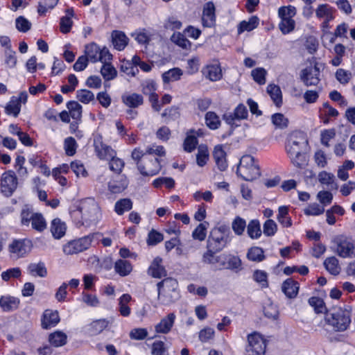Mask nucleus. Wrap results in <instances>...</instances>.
<instances>
[{"mask_svg": "<svg viewBox=\"0 0 355 355\" xmlns=\"http://www.w3.org/2000/svg\"><path fill=\"white\" fill-rule=\"evenodd\" d=\"M71 216L76 226L89 227L100 220L101 208L94 198H84L79 202L77 208L71 211Z\"/></svg>", "mask_w": 355, "mask_h": 355, "instance_id": "f257e3e1", "label": "nucleus"}, {"mask_svg": "<svg viewBox=\"0 0 355 355\" xmlns=\"http://www.w3.org/2000/svg\"><path fill=\"white\" fill-rule=\"evenodd\" d=\"M147 155L142 159V162L137 163V168L144 176L157 175L161 169L160 159L157 157L165 155L162 146L153 145L146 148Z\"/></svg>", "mask_w": 355, "mask_h": 355, "instance_id": "f03ea898", "label": "nucleus"}, {"mask_svg": "<svg viewBox=\"0 0 355 355\" xmlns=\"http://www.w3.org/2000/svg\"><path fill=\"white\" fill-rule=\"evenodd\" d=\"M307 144V140L302 132H293L288 138L286 150L291 162L297 167L302 168L306 160L302 150Z\"/></svg>", "mask_w": 355, "mask_h": 355, "instance_id": "7ed1b4c3", "label": "nucleus"}, {"mask_svg": "<svg viewBox=\"0 0 355 355\" xmlns=\"http://www.w3.org/2000/svg\"><path fill=\"white\" fill-rule=\"evenodd\" d=\"M230 231L225 226L212 229L207 239V252L203 254V261L205 263V256L207 254L217 257L216 254L224 249L230 242Z\"/></svg>", "mask_w": 355, "mask_h": 355, "instance_id": "20e7f679", "label": "nucleus"}, {"mask_svg": "<svg viewBox=\"0 0 355 355\" xmlns=\"http://www.w3.org/2000/svg\"><path fill=\"white\" fill-rule=\"evenodd\" d=\"M325 321L335 331H344L351 323V309L334 308L326 313Z\"/></svg>", "mask_w": 355, "mask_h": 355, "instance_id": "39448f33", "label": "nucleus"}, {"mask_svg": "<svg viewBox=\"0 0 355 355\" xmlns=\"http://www.w3.org/2000/svg\"><path fill=\"white\" fill-rule=\"evenodd\" d=\"M158 300L162 305L168 306L180 298L178 283L173 278H166L157 284Z\"/></svg>", "mask_w": 355, "mask_h": 355, "instance_id": "423d86ee", "label": "nucleus"}, {"mask_svg": "<svg viewBox=\"0 0 355 355\" xmlns=\"http://www.w3.org/2000/svg\"><path fill=\"white\" fill-rule=\"evenodd\" d=\"M236 173L245 181H252L257 179L261 175L258 161L252 155H243L240 159Z\"/></svg>", "mask_w": 355, "mask_h": 355, "instance_id": "0eeeda50", "label": "nucleus"}, {"mask_svg": "<svg viewBox=\"0 0 355 355\" xmlns=\"http://www.w3.org/2000/svg\"><path fill=\"white\" fill-rule=\"evenodd\" d=\"M332 250L343 259L355 258V243L351 236L340 234L334 236L331 241Z\"/></svg>", "mask_w": 355, "mask_h": 355, "instance_id": "6e6552de", "label": "nucleus"}, {"mask_svg": "<svg viewBox=\"0 0 355 355\" xmlns=\"http://www.w3.org/2000/svg\"><path fill=\"white\" fill-rule=\"evenodd\" d=\"M205 263L211 264L218 269L225 268L239 271L242 268L240 258L230 254H221L217 257L207 254L205 256Z\"/></svg>", "mask_w": 355, "mask_h": 355, "instance_id": "1a4fd4ad", "label": "nucleus"}, {"mask_svg": "<svg viewBox=\"0 0 355 355\" xmlns=\"http://www.w3.org/2000/svg\"><path fill=\"white\" fill-rule=\"evenodd\" d=\"M21 224L23 226L31 227L33 230L42 232L47 226L46 221L40 213L34 212L31 208L25 206L20 214Z\"/></svg>", "mask_w": 355, "mask_h": 355, "instance_id": "9d476101", "label": "nucleus"}, {"mask_svg": "<svg viewBox=\"0 0 355 355\" xmlns=\"http://www.w3.org/2000/svg\"><path fill=\"white\" fill-rule=\"evenodd\" d=\"M95 236V234H89L69 241L63 245V252L66 255H73L88 250L92 246Z\"/></svg>", "mask_w": 355, "mask_h": 355, "instance_id": "9b49d317", "label": "nucleus"}, {"mask_svg": "<svg viewBox=\"0 0 355 355\" xmlns=\"http://www.w3.org/2000/svg\"><path fill=\"white\" fill-rule=\"evenodd\" d=\"M85 56L92 62H110L112 60V55L110 53L107 48H100L94 42H92L85 46Z\"/></svg>", "mask_w": 355, "mask_h": 355, "instance_id": "f8f14e48", "label": "nucleus"}, {"mask_svg": "<svg viewBox=\"0 0 355 355\" xmlns=\"http://www.w3.org/2000/svg\"><path fill=\"white\" fill-rule=\"evenodd\" d=\"M248 344L245 346V355H264L266 340L259 333L253 332L248 335Z\"/></svg>", "mask_w": 355, "mask_h": 355, "instance_id": "ddd939ff", "label": "nucleus"}, {"mask_svg": "<svg viewBox=\"0 0 355 355\" xmlns=\"http://www.w3.org/2000/svg\"><path fill=\"white\" fill-rule=\"evenodd\" d=\"M336 12V8L328 3L319 4L316 8L315 16L322 21L320 26L323 32L329 29V22L334 19Z\"/></svg>", "mask_w": 355, "mask_h": 355, "instance_id": "4468645a", "label": "nucleus"}, {"mask_svg": "<svg viewBox=\"0 0 355 355\" xmlns=\"http://www.w3.org/2000/svg\"><path fill=\"white\" fill-rule=\"evenodd\" d=\"M1 192L6 197H10L18 187V179L12 170H8L1 176Z\"/></svg>", "mask_w": 355, "mask_h": 355, "instance_id": "2eb2a0df", "label": "nucleus"}, {"mask_svg": "<svg viewBox=\"0 0 355 355\" xmlns=\"http://www.w3.org/2000/svg\"><path fill=\"white\" fill-rule=\"evenodd\" d=\"M320 69L317 64L309 65L300 72V79L306 87L316 86L320 83Z\"/></svg>", "mask_w": 355, "mask_h": 355, "instance_id": "dca6fc26", "label": "nucleus"}, {"mask_svg": "<svg viewBox=\"0 0 355 355\" xmlns=\"http://www.w3.org/2000/svg\"><path fill=\"white\" fill-rule=\"evenodd\" d=\"M10 257L19 259L24 257L31 250L30 242L24 239H15L8 245Z\"/></svg>", "mask_w": 355, "mask_h": 355, "instance_id": "f3484780", "label": "nucleus"}, {"mask_svg": "<svg viewBox=\"0 0 355 355\" xmlns=\"http://www.w3.org/2000/svg\"><path fill=\"white\" fill-rule=\"evenodd\" d=\"M94 146L97 157L101 159L109 160L116 155V151L110 146L103 143L101 136L94 138Z\"/></svg>", "mask_w": 355, "mask_h": 355, "instance_id": "a211bd4d", "label": "nucleus"}, {"mask_svg": "<svg viewBox=\"0 0 355 355\" xmlns=\"http://www.w3.org/2000/svg\"><path fill=\"white\" fill-rule=\"evenodd\" d=\"M202 73L210 81L220 80L223 78V72L220 62L216 60L207 64L203 69Z\"/></svg>", "mask_w": 355, "mask_h": 355, "instance_id": "6ab92c4d", "label": "nucleus"}, {"mask_svg": "<svg viewBox=\"0 0 355 355\" xmlns=\"http://www.w3.org/2000/svg\"><path fill=\"white\" fill-rule=\"evenodd\" d=\"M216 7L212 1L206 2L203 6L201 21L205 27H213L216 24Z\"/></svg>", "mask_w": 355, "mask_h": 355, "instance_id": "aec40b11", "label": "nucleus"}, {"mask_svg": "<svg viewBox=\"0 0 355 355\" xmlns=\"http://www.w3.org/2000/svg\"><path fill=\"white\" fill-rule=\"evenodd\" d=\"M60 322L59 313L57 311L46 309L44 311L41 319L42 327L44 329L56 326Z\"/></svg>", "mask_w": 355, "mask_h": 355, "instance_id": "412c9836", "label": "nucleus"}, {"mask_svg": "<svg viewBox=\"0 0 355 355\" xmlns=\"http://www.w3.org/2000/svg\"><path fill=\"white\" fill-rule=\"evenodd\" d=\"M176 319V315L174 313H170L166 316L164 317L159 323H157L155 327V330L158 334H166L170 332L171 330L175 320Z\"/></svg>", "mask_w": 355, "mask_h": 355, "instance_id": "4be33fe9", "label": "nucleus"}, {"mask_svg": "<svg viewBox=\"0 0 355 355\" xmlns=\"http://www.w3.org/2000/svg\"><path fill=\"white\" fill-rule=\"evenodd\" d=\"M148 273L153 277L158 279L166 276V270L162 265V259L161 257H157L153 259L148 268Z\"/></svg>", "mask_w": 355, "mask_h": 355, "instance_id": "5701e85b", "label": "nucleus"}, {"mask_svg": "<svg viewBox=\"0 0 355 355\" xmlns=\"http://www.w3.org/2000/svg\"><path fill=\"white\" fill-rule=\"evenodd\" d=\"M20 300L9 295L0 297V307L4 312H12L19 308Z\"/></svg>", "mask_w": 355, "mask_h": 355, "instance_id": "b1692460", "label": "nucleus"}, {"mask_svg": "<svg viewBox=\"0 0 355 355\" xmlns=\"http://www.w3.org/2000/svg\"><path fill=\"white\" fill-rule=\"evenodd\" d=\"M282 291L287 297L295 298L299 291V284L293 279L288 278L283 282Z\"/></svg>", "mask_w": 355, "mask_h": 355, "instance_id": "393cba45", "label": "nucleus"}, {"mask_svg": "<svg viewBox=\"0 0 355 355\" xmlns=\"http://www.w3.org/2000/svg\"><path fill=\"white\" fill-rule=\"evenodd\" d=\"M199 135V132L195 131L193 130H190L187 133V137L183 143V148L184 151L191 153L196 149L198 142V137Z\"/></svg>", "mask_w": 355, "mask_h": 355, "instance_id": "a878e982", "label": "nucleus"}, {"mask_svg": "<svg viewBox=\"0 0 355 355\" xmlns=\"http://www.w3.org/2000/svg\"><path fill=\"white\" fill-rule=\"evenodd\" d=\"M128 38L125 34L120 31H114L112 33V42L114 47L118 51L123 50L128 43Z\"/></svg>", "mask_w": 355, "mask_h": 355, "instance_id": "bb28decb", "label": "nucleus"}, {"mask_svg": "<svg viewBox=\"0 0 355 355\" xmlns=\"http://www.w3.org/2000/svg\"><path fill=\"white\" fill-rule=\"evenodd\" d=\"M121 99L123 103L130 108H137L144 103L143 96L137 93L124 94Z\"/></svg>", "mask_w": 355, "mask_h": 355, "instance_id": "cd10ccee", "label": "nucleus"}, {"mask_svg": "<svg viewBox=\"0 0 355 355\" xmlns=\"http://www.w3.org/2000/svg\"><path fill=\"white\" fill-rule=\"evenodd\" d=\"M128 186V181L123 175L111 180L108 183L109 191L113 193H119L124 191Z\"/></svg>", "mask_w": 355, "mask_h": 355, "instance_id": "c85d7f7f", "label": "nucleus"}, {"mask_svg": "<svg viewBox=\"0 0 355 355\" xmlns=\"http://www.w3.org/2000/svg\"><path fill=\"white\" fill-rule=\"evenodd\" d=\"M114 271L121 277H125L131 273L132 265L129 261L120 259L114 263Z\"/></svg>", "mask_w": 355, "mask_h": 355, "instance_id": "c756f323", "label": "nucleus"}, {"mask_svg": "<svg viewBox=\"0 0 355 355\" xmlns=\"http://www.w3.org/2000/svg\"><path fill=\"white\" fill-rule=\"evenodd\" d=\"M67 230L66 224L60 218H55L51 224V232L55 239H60L65 234Z\"/></svg>", "mask_w": 355, "mask_h": 355, "instance_id": "7c9ffc66", "label": "nucleus"}, {"mask_svg": "<svg viewBox=\"0 0 355 355\" xmlns=\"http://www.w3.org/2000/svg\"><path fill=\"white\" fill-rule=\"evenodd\" d=\"M259 19L257 16L251 17L248 21L243 20L239 23L237 28L238 34L240 35L245 31H251L259 25Z\"/></svg>", "mask_w": 355, "mask_h": 355, "instance_id": "2f4dec72", "label": "nucleus"}, {"mask_svg": "<svg viewBox=\"0 0 355 355\" xmlns=\"http://www.w3.org/2000/svg\"><path fill=\"white\" fill-rule=\"evenodd\" d=\"M28 273L34 277H45L47 275V269L44 263H31L27 268Z\"/></svg>", "mask_w": 355, "mask_h": 355, "instance_id": "473e14b6", "label": "nucleus"}, {"mask_svg": "<svg viewBox=\"0 0 355 355\" xmlns=\"http://www.w3.org/2000/svg\"><path fill=\"white\" fill-rule=\"evenodd\" d=\"M277 220L284 227H290L292 226V220L288 215V207H279Z\"/></svg>", "mask_w": 355, "mask_h": 355, "instance_id": "72a5a7b5", "label": "nucleus"}, {"mask_svg": "<svg viewBox=\"0 0 355 355\" xmlns=\"http://www.w3.org/2000/svg\"><path fill=\"white\" fill-rule=\"evenodd\" d=\"M108 324L109 322L105 319L94 320L89 324L88 327V331L92 336L98 335L105 329Z\"/></svg>", "mask_w": 355, "mask_h": 355, "instance_id": "f704fd0d", "label": "nucleus"}, {"mask_svg": "<svg viewBox=\"0 0 355 355\" xmlns=\"http://www.w3.org/2000/svg\"><path fill=\"white\" fill-rule=\"evenodd\" d=\"M326 270L332 275H338L341 270L339 261L336 257H327L324 261Z\"/></svg>", "mask_w": 355, "mask_h": 355, "instance_id": "c9c22d12", "label": "nucleus"}, {"mask_svg": "<svg viewBox=\"0 0 355 355\" xmlns=\"http://www.w3.org/2000/svg\"><path fill=\"white\" fill-rule=\"evenodd\" d=\"M49 341L55 347H62L67 343V336L61 331H55L49 335Z\"/></svg>", "mask_w": 355, "mask_h": 355, "instance_id": "e433bc0d", "label": "nucleus"}, {"mask_svg": "<svg viewBox=\"0 0 355 355\" xmlns=\"http://www.w3.org/2000/svg\"><path fill=\"white\" fill-rule=\"evenodd\" d=\"M131 35L139 44L146 45L151 40L153 34L150 31L143 28L135 31Z\"/></svg>", "mask_w": 355, "mask_h": 355, "instance_id": "4c0bfd02", "label": "nucleus"}, {"mask_svg": "<svg viewBox=\"0 0 355 355\" xmlns=\"http://www.w3.org/2000/svg\"><path fill=\"white\" fill-rule=\"evenodd\" d=\"M267 92L277 106L282 103V94L280 87L275 84H270L267 87Z\"/></svg>", "mask_w": 355, "mask_h": 355, "instance_id": "58836bf2", "label": "nucleus"}, {"mask_svg": "<svg viewBox=\"0 0 355 355\" xmlns=\"http://www.w3.org/2000/svg\"><path fill=\"white\" fill-rule=\"evenodd\" d=\"M141 87L142 93L144 95L148 96V99L153 96L158 95L155 92L157 88V85L156 82L152 79L144 80L141 84Z\"/></svg>", "mask_w": 355, "mask_h": 355, "instance_id": "ea45409f", "label": "nucleus"}, {"mask_svg": "<svg viewBox=\"0 0 355 355\" xmlns=\"http://www.w3.org/2000/svg\"><path fill=\"white\" fill-rule=\"evenodd\" d=\"M132 300V297L129 294H123L119 300V311L123 317H128L131 313L130 308L128 304Z\"/></svg>", "mask_w": 355, "mask_h": 355, "instance_id": "a19ab883", "label": "nucleus"}, {"mask_svg": "<svg viewBox=\"0 0 355 355\" xmlns=\"http://www.w3.org/2000/svg\"><path fill=\"white\" fill-rule=\"evenodd\" d=\"M247 258L254 262H261L266 258L263 250L257 246L250 248L247 253Z\"/></svg>", "mask_w": 355, "mask_h": 355, "instance_id": "79ce46f5", "label": "nucleus"}, {"mask_svg": "<svg viewBox=\"0 0 355 355\" xmlns=\"http://www.w3.org/2000/svg\"><path fill=\"white\" fill-rule=\"evenodd\" d=\"M171 40L182 49H189L191 46V43L180 32L174 33L171 37Z\"/></svg>", "mask_w": 355, "mask_h": 355, "instance_id": "37998d69", "label": "nucleus"}, {"mask_svg": "<svg viewBox=\"0 0 355 355\" xmlns=\"http://www.w3.org/2000/svg\"><path fill=\"white\" fill-rule=\"evenodd\" d=\"M183 72L179 68H173L166 72H164L162 77L163 82L168 83L170 82L177 81L180 79Z\"/></svg>", "mask_w": 355, "mask_h": 355, "instance_id": "c03bdc74", "label": "nucleus"}, {"mask_svg": "<svg viewBox=\"0 0 355 355\" xmlns=\"http://www.w3.org/2000/svg\"><path fill=\"white\" fill-rule=\"evenodd\" d=\"M247 232L251 239H259L261 235L259 221L258 220H250L247 226Z\"/></svg>", "mask_w": 355, "mask_h": 355, "instance_id": "a18cd8bd", "label": "nucleus"}, {"mask_svg": "<svg viewBox=\"0 0 355 355\" xmlns=\"http://www.w3.org/2000/svg\"><path fill=\"white\" fill-rule=\"evenodd\" d=\"M206 125L211 130H216L220 125L219 116L214 112H208L205 116Z\"/></svg>", "mask_w": 355, "mask_h": 355, "instance_id": "49530a36", "label": "nucleus"}, {"mask_svg": "<svg viewBox=\"0 0 355 355\" xmlns=\"http://www.w3.org/2000/svg\"><path fill=\"white\" fill-rule=\"evenodd\" d=\"M319 182L322 184L330 187V189H337V184L335 183V177L334 174L327 171H321L318 174Z\"/></svg>", "mask_w": 355, "mask_h": 355, "instance_id": "de8ad7c7", "label": "nucleus"}, {"mask_svg": "<svg viewBox=\"0 0 355 355\" xmlns=\"http://www.w3.org/2000/svg\"><path fill=\"white\" fill-rule=\"evenodd\" d=\"M271 121L275 128L277 129H285L288 126V119L282 113L272 114Z\"/></svg>", "mask_w": 355, "mask_h": 355, "instance_id": "09e8293b", "label": "nucleus"}, {"mask_svg": "<svg viewBox=\"0 0 355 355\" xmlns=\"http://www.w3.org/2000/svg\"><path fill=\"white\" fill-rule=\"evenodd\" d=\"M297 13V9L293 6H281L278 9V16L280 19H293Z\"/></svg>", "mask_w": 355, "mask_h": 355, "instance_id": "8fccbe9b", "label": "nucleus"}, {"mask_svg": "<svg viewBox=\"0 0 355 355\" xmlns=\"http://www.w3.org/2000/svg\"><path fill=\"white\" fill-rule=\"evenodd\" d=\"M21 111V105L15 99V96H12L10 101L5 107V112L8 115H12L17 117Z\"/></svg>", "mask_w": 355, "mask_h": 355, "instance_id": "3c124183", "label": "nucleus"}, {"mask_svg": "<svg viewBox=\"0 0 355 355\" xmlns=\"http://www.w3.org/2000/svg\"><path fill=\"white\" fill-rule=\"evenodd\" d=\"M70 116L76 120H79L82 116V106L76 101H71L67 103Z\"/></svg>", "mask_w": 355, "mask_h": 355, "instance_id": "603ef678", "label": "nucleus"}, {"mask_svg": "<svg viewBox=\"0 0 355 355\" xmlns=\"http://www.w3.org/2000/svg\"><path fill=\"white\" fill-rule=\"evenodd\" d=\"M59 0H41L39 2L37 12L40 15H45L49 10L53 9Z\"/></svg>", "mask_w": 355, "mask_h": 355, "instance_id": "864d4df0", "label": "nucleus"}, {"mask_svg": "<svg viewBox=\"0 0 355 355\" xmlns=\"http://www.w3.org/2000/svg\"><path fill=\"white\" fill-rule=\"evenodd\" d=\"M132 202L130 199L124 198L118 200L114 205V210L119 215H122L124 212L132 209Z\"/></svg>", "mask_w": 355, "mask_h": 355, "instance_id": "5fc2aeb1", "label": "nucleus"}, {"mask_svg": "<svg viewBox=\"0 0 355 355\" xmlns=\"http://www.w3.org/2000/svg\"><path fill=\"white\" fill-rule=\"evenodd\" d=\"M309 304L313 308L317 313H324L327 311L325 304L322 299L318 297H311L309 300Z\"/></svg>", "mask_w": 355, "mask_h": 355, "instance_id": "6e6d98bb", "label": "nucleus"}, {"mask_svg": "<svg viewBox=\"0 0 355 355\" xmlns=\"http://www.w3.org/2000/svg\"><path fill=\"white\" fill-rule=\"evenodd\" d=\"M110 62H103V64L101 69V73L104 79L110 80L116 76V71L110 63Z\"/></svg>", "mask_w": 355, "mask_h": 355, "instance_id": "4d7b16f0", "label": "nucleus"}, {"mask_svg": "<svg viewBox=\"0 0 355 355\" xmlns=\"http://www.w3.org/2000/svg\"><path fill=\"white\" fill-rule=\"evenodd\" d=\"M278 26L282 34L286 35L295 29V21L294 19H281Z\"/></svg>", "mask_w": 355, "mask_h": 355, "instance_id": "13d9d810", "label": "nucleus"}, {"mask_svg": "<svg viewBox=\"0 0 355 355\" xmlns=\"http://www.w3.org/2000/svg\"><path fill=\"white\" fill-rule=\"evenodd\" d=\"M324 212V206H320L318 203L309 204L307 207L304 209L306 216H319Z\"/></svg>", "mask_w": 355, "mask_h": 355, "instance_id": "bf43d9fd", "label": "nucleus"}, {"mask_svg": "<svg viewBox=\"0 0 355 355\" xmlns=\"http://www.w3.org/2000/svg\"><path fill=\"white\" fill-rule=\"evenodd\" d=\"M336 80L342 85H347L352 78V73L344 69H338L336 72Z\"/></svg>", "mask_w": 355, "mask_h": 355, "instance_id": "052dcab7", "label": "nucleus"}, {"mask_svg": "<svg viewBox=\"0 0 355 355\" xmlns=\"http://www.w3.org/2000/svg\"><path fill=\"white\" fill-rule=\"evenodd\" d=\"M64 148L65 153L68 156L73 155L76 152L77 143L75 139L72 137H69L64 139Z\"/></svg>", "mask_w": 355, "mask_h": 355, "instance_id": "680f3d73", "label": "nucleus"}, {"mask_svg": "<svg viewBox=\"0 0 355 355\" xmlns=\"http://www.w3.org/2000/svg\"><path fill=\"white\" fill-rule=\"evenodd\" d=\"M232 227L236 234L241 235L246 227V222L243 218L236 216L232 223Z\"/></svg>", "mask_w": 355, "mask_h": 355, "instance_id": "e2e57ef3", "label": "nucleus"}, {"mask_svg": "<svg viewBox=\"0 0 355 355\" xmlns=\"http://www.w3.org/2000/svg\"><path fill=\"white\" fill-rule=\"evenodd\" d=\"M70 167L77 177L81 176L85 178L87 176V171L80 161L76 160L72 162L70 164Z\"/></svg>", "mask_w": 355, "mask_h": 355, "instance_id": "0e129e2a", "label": "nucleus"}, {"mask_svg": "<svg viewBox=\"0 0 355 355\" xmlns=\"http://www.w3.org/2000/svg\"><path fill=\"white\" fill-rule=\"evenodd\" d=\"M277 231V225L272 219H268L263 224V232L266 236H272Z\"/></svg>", "mask_w": 355, "mask_h": 355, "instance_id": "69168bd1", "label": "nucleus"}, {"mask_svg": "<svg viewBox=\"0 0 355 355\" xmlns=\"http://www.w3.org/2000/svg\"><path fill=\"white\" fill-rule=\"evenodd\" d=\"M76 97L78 101L85 104H87L94 99V94L87 89L78 90Z\"/></svg>", "mask_w": 355, "mask_h": 355, "instance_id": "338daca9", "label": "nucleus"}, {"mask_svg": "<svg viewBox=\"0 0 355 355\" xmlns=\"http://www.w3.org/2000/svg\"><path fill=\"white\" fill-rule=\"evenodd\" d=\"M152 355H168V349L162 341L154 342L152 345Z\"/></svg>", "mask_w": 355, "mask_h": 355, "instance_id": "774afa93", "label": "nucleus"}]
</instances>
